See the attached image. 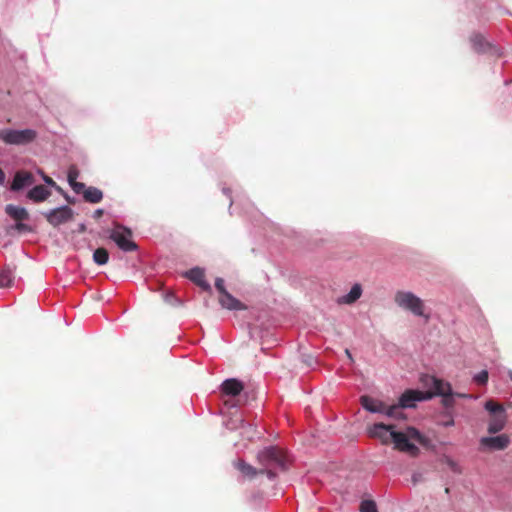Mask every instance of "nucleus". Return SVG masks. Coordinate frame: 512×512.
<instances>
[{
    "label": "nucleus",
    "instance_id": "nucleus-7",
    "mask_svg": "<svg viewBox=\"0 0 512 512\" xmlns=\"http://www.w3.org/2000/svg\"><path fill=\"white\" fill-rule=\"evenodd\" d=\"M131 237V230L121 225H117L110 234V238L123 251H134L137 249V245L132 241Z\"/></svg>",
    "mask_w": 512,
    "mask_h": 512
},
{
    "label": "nucleus",
    "instance_id": "nucleus-40",
    "mask_svg": "<svg viewBox=\"0 0 512 512\" xmlns=\"http://www.w3.org/2000/svg\"><path fill=\"white\" fill-rule=\"evenodd\" d=\"M54 188H55L58 192H60V193L64 194L63 190H62V189H61V187H59L58 185H57V187H54Z\"/></svg>",
    "mask_w": 512,
    "mask_h": 512
},
{
    "label": "nucleus",
    "instance_id": "nucleus-12",
    "mask_svg": "<svg viewBox=\"0 0 512 512\" xmlns=\"http://www.w3.org/2000/svg\"><path fill=\"white\" fill-rule=\"evenodd\" d=\"M360 403L362 407L369 412L385 414L386 404L380 400L363 395L360 398Z\"/></svg>",
    "mask_w": 512,
    "mask_h": 512
},
{
    "label": "nucleus",
    "instance_id": "nucleus-25",
    "mask_svg": "<svg viewBox=\"0 0 512 512\" xmlns=\"http://www.w3.org/2000/svg\"><path fill=\"white\" fill-rule=\"evenodd\" d=\"M470 41H471V43L473 45V48L477 52H481V51L484 50L486 42H485L484 37L482 35L474 34V35L471 36Z\"/></svg>",
    "mask_w": 512,
    "mask_h": 512
},
{
    "label": "nucleus",
    "instance_id": "nucleus-38",
    "mask_svg": "<svg viewBox=\"0 0 512 512\" xmlns=\"http://www.w3.org/2000/svg\"><path fill=\"white\" fill-rule=\"evenodd\" d=\"M345 353H346L347 357H349V359L351 361H353L352 355H351V353H350V351L348 349L345 350Z\"/></svg>",
    "mask_w": 512,
    "mask_h": 512
},
{
    "label": "nucleus",
    "instance_id": "nucleus-6",
    "mask_svg": "<svg viewBox=\"0 0 512 512\" xmlns=\"http://www.w3.org/2000/svg\"><path fill=\"white\" fill-rule=\"evenodd\" d=\"M36 138V132L32 129L24 130H12L2 129L0 130V139L6 144L13 145H24L32 142Z\"/></svg>",
    "mask_w": 512,
    "mask_h": 512
},
{
    "label": "nucleus",
    "instance_id": "nucleus-13",
    "mask_svg": "<svg viewBox=\"0 0 512 512\" xmlns=\"http://www.w3.org/2000/svg\"><path fill=\"white\" fill-rule=\"evenodd\" d=\"M509 437L501 434L494 437H484L481 439V444L494 450H503L509 445Z\"/></svg>",
    "mask_w": 512,
    "mask_h": 512
},
{
    "label": "nucleus",
    "instance_id": "nucleus-5",
    "mask_svg": "<svg viewBox=\"0 0 512 512\" xmlns=\"http://www.w3.org/2000/svg\"><path fill=\"white\" fill-rule=\"evenodd\" d=\"M485 409L490 413V421L488 425V432L495 434L501 431L506 423V412L503 405L489 400L485 403Z\"/></svg>",
    "mask_w": 512,
    "mask_h": 512
},
{
    "label": "nucleus",
    "instance_id": "nucleus-28",
    "mask_svg": "<svg viewBox=\"0 0 512 512\" xmlns=\"http://www.w3.org/2000/svg\"><path fill=\"white\" fill-rule=\"evenodd\" d=\"M488 377V372L486 370H482L474 376V381L479 385H485L488 381Z\"/></svg>",
    "mask_w": 512,
    "mask_h": 512
},
{
    "label": "nucleus",
    "instance_id": "nucleus-29",
    "mask_svg": "<svg viewBox=\"0 0 512 512\" xmlns=\"http://www.w3.org/2000/svg\"><path fill=\"white\" fill-rule=\"evenodd\" d=\"M78 170L75 167H71L68 171V182L71 185L72 183H75L78 178Z\"/></svg>",
    "mask_w": 512,
    "mask_h": 512
},
{
    "label": "nucleus",
    "instance_id": "nucleus-39",
    "mask_svg": "<svg viewBox=\"0 0 512 512\" xmlns=\"http://www.w3.org/2000/svg\"><path fill=\"white\" fill-rule=\"evenodd\" d=\"M453 424H454V421L452 419L445 422V426H452Z\"/></svg>",
    "mask_w": 512,
    "mask_h": 512
},
{
    "label": "nucleus",
    "instance_id": "nucleus-10",
    "mask_svg": "<svg viewBox=\"0 0 512 512\" xmlns=\"http://www.w3.org/2000/svg\"><path fill=\"white\" fill-rule=\"evenodd\" d=\"M433 394L428 391H418V390H407L405 391L401 397L399 398V403L401 407L411 408L415 406V402L431 399Z\"/></svg>",
    "mask_w": 512,
    "mask_h": 512
},
{
    "label": "nucleus",
    "instance_id": "nucleus-30",
    "mask_svg": "<svg viewBox=\"0 0 512 512\" xmlns=\"http://www.w3.org/2000/svg\"><path fill=\"white\" fill-rule=\"evenodd\" d=\"M70 186L73 189V191L77 194H80V193L84 194V191L86 189L84 183L77 182V181L75 183H72Z\"/></svg>",
    "mask_w": 512,
    "mask_h": 512
},
{
    "label": "nucleus",
    "instance_id": "nucleus-33",
    "mask_svg": "<svg viewBox=\"0 0 512 512\" xmlns=\"http://www.w3.org/2000/svg\"><path fill=\"white\" fill-rule=\"evenodd\" d=\"M259 474H265L269 479H274L276 477V473L271 470V468L262 467L259 469Z\"/></svg>",
    "mask_w": 512,
    "mask_h": 512
},
{
    "label": "nucleus",
    "instance_id": "nucleus-42",
    "mask_svg": "<svg viewBox=\"0 0 512 512\" xmlns=\"http://www.w3.org/2000/svg\"><path fill=\"white\" fill-rule=\"evenodd\" d=\"M510 378H511V380H512V373L510 374Z\"/></svg>",
    "mask_w": 512,
    "mask_h": 512
},
{
    "label": "nucleus",
    "instance_id": "nucleus-22",
    "mask_svg": "<svg viewBox=\"0 0 512 512\" xmlns=\"http://www.w3.org/2000/svg\"><path fill=\"white\" fill-rule=\"evenodd\" d=\"M14 280L13 270L6 266L0 270V288L10 287Z\"/></svg>",
    "mask_w": 512,
    "mask_h": 512
},
{
    "label": "nucleus",
    "instance_id": "nucleus-16",
    "mask_svg": "<svg viewBox=\"0 0 512 512\" xmlns=\"http://www.w3.org/2000/svg\"><path fill=\"white\" fill-rule=\"evenodd\" d=\"M220 305L228 310H246L245 304L240 302L238 299L233 297L229 292H225L224 295L219 296Z\"/></svg>",
    "mask_w": 512,
    "mask_h": 512
},
{
    "label": "nucleus",
    "instance_id": "nucleus-9",
    "mask_svg": "<svg viewBox=\"0 0 512 512\" xmlns=\"http://www.w3.org/2000/svg\"><path fill=\"white\" fill-rule=\"evenodd\" d=\"M395 431L394 425H386L384 423H375L368 428V434L372 438H377L382 444H390L392 442V435Z\"/></svg>",
    "mask_w": 512,
    "mask_h": 512
},
{
    "label": "nucleus",
    "instance_id": "nucleus-14",
    "mask_svg": "<svg viewBox=\"0 0 512 512\" xmlns=\"http://www.w3.org/2000/svg\"><path fill=\"white\" fill-rule=\"evenodd\" d=\"M244 389V386L241 381L230 378L225 380L221 385V391L224 395L227 396H238Z\"/></svg>",
    "mask_w": 512,
    "mask_h": 512
},
{
    "label": "nucleus",
    "instance_id": "nucleus-32",
    "mask_svg": "<svg viewBox=\"0 0 512 512\" xmlns=\"http://www.w3.org/2000/svg\"><path fill=\"white\" fill-rule=\"evenodd\" d=\"M446 463H447V465L449 466V468H450L453 472L458 473V474H460V473L462 472V470H461V468L459 467V465H458L455 461H453L452 459H449V458H448V459L446 460Z\"/></svg>",
    "mask_w": 512,
    "mask_h": 512
},
{
    "label": "nucleus",
    "instance_id": "nucleus-19",
    "mask_svg": "<svg viewBox=\"0 0 512 512\" xmlns=\"http://www.w3.org/2000/svg\"><path fill=\"white\" fill-rule=\"evenodd\" d=\"M234 467L242 473L244 477L253 479L259 474V469L246 463L243 459H237L233 462Z\"/></svg>",
    "mask_w": 512,
    "mask_h": 512
},
{
    "label": "nucleus",
    "instance_id": "nucleus-26",
    "mask_svg": "<svg viewBox=\"0 0 512 512\" xmlns=\"http://www.w3.org/2000/svg\"><path fill=\"white\" fill-rule=\"evenodd\" d=\"M6 231L8 234H12V231H17L19 233H23V232H31L32 229L29 225H27L23 222H16V224H14L10 227H7Z\"/></svg>",
    "mask_w": 512,
    "mask_h": 512
},
{
    "label": "nucleus",
    "instance_id": "nucleus-21",
    "mask_svg": "<svg viewBox=\"0 0 512 512\" xmlns=\"http://www.w3.org/2000/svg\"><path fill=\"white\" fill-rule=\"evenodd\" d=\"M83 197L89 203H99L103 198V193L96 187H88L85 189Z\"/></svg>",
    "mask_w": 512,
    "mask_h": 512
},
{
    "label": "nucleus",
    "instance_id": "nucleus-27",
    "mask_svg": "<svg viewBox=\"0 0 512 512\" xmlns=\"http://www.w3.org/2000/svg\"><path fill=\"white\" fill-rule=\"evenodd\" d=\"M360 512H378L376 503L372 500H364L360 504Z\"/></svg>",
    "mask_w": 512,
    "mask_h": 512
},
{
    "label": "nucleus",
    "instance_id": "nucleus-1",
    "mask_svg": "<svg viewBox=\"0 0 512 512\" xmlns=\"http://www.w3.org/2000/svg\"><path fill=\"white\" fill-rule=\"evenodd\" d=\"M392 442L394 444V448L401 452H405L412 457H415L419 454V448L412 443V441L418 442L420 444H424L425 438L421 435V433L414 427H407L404 432H394L392 435Z\"/></svg>",
    "mask_w": 512,
    "mask_h": 512
},
{
    "label": "nucleus",
    "instance_id": "nucleus-37",
    "mask_svg": "<svg viewBox=\"0 0 512 512\" xmlns=\"http://www.w3.org/2000/svg\"><path fill=\"white\" fill-rule=\"evenodd\" d=\"M5 175L2 169L0 168V184L4 181Z\"/></svg>",
    "mask_w": 512,
    "mask_h": 512
},
{
    "label": "nucleus",
    "instance_id": "nucleus-34",
    "mask_svg": "<svg viewBox=\"0 0 512 512\" xmlns=\"http://www.w3.org/2000/svg\"><path fill=\"white\" fill-rule=\"evenodd\" d=\"M43 179H44L46 184H48V185H50L52 187H57L56 182L52 178H50L49 176H44Z\"/></svg>",
    "mask_w": 512,
    "mask_h": 512
},
{
    "label": "nucleus",
    "instance_id": "nucleus-4",
    "mask_svg": "<svg viewBox=\"0 0 512 512\" xmlns=\"http://www.w3.org/2000/svg\"><path fill=\"white\" fill-rule=\"evenodd\" d=\"M394 301L399 307L410 311L414 315L424 316V303L412 292L397 291L394 296Z\"/></svg>",
    "mask_w": 512,
    "mask_h": 512
},
{
    "label": "nucleus",
    "instance_id": "nucleus-23",
    "mask_svg": "<svg viewBox=\"0 0 512 512\" xmlns=\"http://www.w3.org/2000/svg\"><path fill=\"white\" fill-rule=\"evenodd\" d=\"M109 253L105 248H97L93 253V260L98 265H105L108 262Z\"/></svg>",
    "mask_w": 512,
    "mask_h": 512
},
{
    "label": "nucleus",
    "instance_id": "nucleus-8",
    "mask_svg": "<svg viewBox=\"0 0 512 512\" xmlns=\"http://www.w3.org/2000/svg\"><path fill=\"white\" fill-rule=\"evenodd\" d=\"M47 222L54 227L67 223L73 218V210L69 206H61L43 213Z\"/></svg>",
    "mask_w": 512,
    "mask_h": 512
},
{
    "label": "nucleus",
    "instance_id": "nucleus-24",
    "mask_svg": "<svg viewBox=\"0 0 512 512\" xmlns=\"http://www.w3.org/2000/svg\"><path fill=\"white\" fill-rule=\"evenodd\" d=\"M403 407L400 406V403L388 406L386 405L385 415L395 419H401L404 417L403 412L401 411Z\"/></svg>",
    "mask_w": 512,
    "mask_h": 512
},
{
    "label": "nucleus",
    "instance_id": "nucleus-36",
    "mask_svg": "<svg viewBox=\"0 0 512 512\" xmlns=\"http://www.w3.org/2000/svg\"><path fill=\"white\" fill-rule=\"evenodd\" d=\"M421 479V474H414L412 480L414 483H417Z\"/></svg>",
    "mask_w": 512,
    "mask_h": 512
},
{
    "label": "nucleus",
    "instance_id": "nucleus-2",
    "mask_svg": "<svg viewBox=\"0 0 512 512\" xmlns=\"http://www.w3.org/2000/svg\"><path fill=\"white\" fill-rule=\"evenodd\" d=\"M257 461L262 467H279L283 470L287 468V457L284 451L276 446H270L259 451Z\"/></svg>",
    "mask_w": 512,
    "mask_h": 512
},
{
    "label": "nucleus",
    "instance_id": "nucleus-31",
    "mask_svg": "<svg viewBox=\"0 0 512 512\" xmlns=\"http://www.w3.org/2000/svg\"><path fill=\"white\" fill-rule=\"evenodd\" d=\"M215 287L218 290V292L220 293V295H224V293L227 292V290L225 289V286H224V280L222 278L216 279Z\"/></svg>",
    "mask_w": 512,
    "mask_h": 512
},
{
    "label": "nucleus",
    "instance_id": "nucleus-20",
    "mask_svg": "<svg viewBox=\"0 0 512 512\" xmlns=\"http://www.w3.org/2000/svg\"><path fill=\"white\" fill-rule=\"evenodd\" d=\"M362 295V287L360 284H354L350 292L339 299V303L342 304H353Z\"/></svg>",
    "mask_w": 512,
    "mask_h": 512
},
{
    "label": "nucleus",
    "instance_id": "nucleus-11",
    "mask_svg": "<svg viewBox=\"0 0 512 512\" xmlns=\"http://www.w3.org/2000/svg\"><path fill=\"white\" fill-rule=\"evenodd\" d=\"M185 276L204 291H211L210 284L205 279V272L202 268L195 267L185 273Z\"/></svg>",
    "mask_w": 512,
    "mask_h": 512
},
{
    "label": "nucleus",
    "instance_id": "nucleus-15",
    "mask_svg": "<svg viewBox=\"0 0 512 512\" xmlns=\"http://www.w3.org/2000/svg\"><path fill=\"white\" fill-rule=\"evenodd\" d=\"M34 182L33 175L30 172L19 171L15 174L11 184V190L18 191Z\"/></svg>",
    "mask_w": 512,
    "mask_h": 512
},
{
    "label": "nucleus",
    "instance_id": "nucleus-17",
    "mask_svg": "<svg viewBox=\"0 0 512 512\" xmlns=\"http://www.w3.org/2000/svg\"><path fill=\"white\" fill-rule=\"evenodd\" d=\"M50 195L51 191L47 187L44 185H37L28 191L27 198L33 202L39 203L48 199Z\"/></svg>",
    "mask_w": 512,
    "mask_h": 512
},
{
    "label": "nucleus",
    "instance_id": "nucleus-18",
    "mask_svg": "<svg viewBox=\"0 0 512 512\" xmlns=\"http://www.w3.org/2000/svg\"><path fill=\"white\" fill-rule=\"evenodd\" d=\"M5 213L16 222H23L29 219V213L25 208L13 204L6 205Z\"/></svg>",
    "mask_w": 512,
    "mask_h": 512
},
{
    "label": "nucleus",
    "instance_id": "nucleus-3",
    "mask_svg": "<svg viewBox=\"0 0 512 512\" xmlns=\"http://www.w3.org/2000/svg\"><path fill=\"white\" fill-rule=\"evenodd\" d=\"M422 381L426 387L430 388L429 392L433 394V396L439 395L443 397L442 403L445 407L453 406V393L449 383L434 376H425Z\"/></svg>",
    "mask_w": 512,
    "mask_h": 512
},
{
    "label": "nucleus",
    "instance_id": "nucleus-41",
    "mask_svg": "<svg viewBox=\"0 0 512 512\" xmlns=\"http://www.w3.org/2000/svg\"><path fill=\"white\" fill-rule=\"evenodd\" d=\"M444 492H445L446 494H449V493H450V488H449V487H446V488H445V490H444Z\"/></svg>",
    "mask_w": 512,
    "mask_h": 512
},
{
    "label": "nucleus",
    "instance_id": "nucleus-35",
    "mask_svg": "<svg viewBox=\"0 0 512 512\" xmlns=\"http://www.w3.org/2000/svg\"><path fill=\"white\" fill-rule=\"evenodd\" d=\"M103 215V210L102 209H97L95 212H94V217L96 219H99L100 217H102Z\"/></svg>",
    "mask_w": 512,
    "mask_h": 512
}]
</instances>
